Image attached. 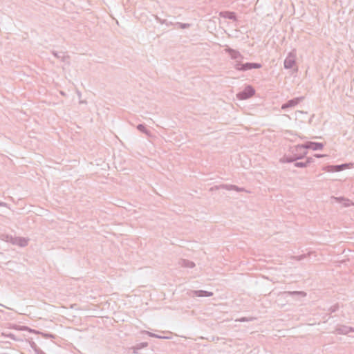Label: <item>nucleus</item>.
<instances>
[{
    "label": "nucleus",
    "mask_w": 354,
    "mask_h": 354,
    "mask_svg": "<svg viewBox=\"0 0 354 354\" xmlns=\"http://www.w3.org/2000/svg\"><path fill=\"white\" fill-rule=\"evenodd\" d=\"M254 319V317H249V318H248V317H241L238 321H239L241 322H244L252 321Z\"/></svg>",
    "instance_id": "nucleus-26"
},
{
    "label": "nucleus",
    "mask_w": 354,
    "mask_h": 354,
    "mask_svg": "<svg viewBox=\"0 0 354 354\" xmlns=\"http://www.w3.org/2000/svg\"><path fill=\"white\" fill-rule=\"evenodd\" d=\"M52 53H53V55L55 57L59 58H59H62V57L59 55V53H58L57 51H54V50H53V51L52 52ZM63 58H64V57H62V59H63Z\"/></svg>",
    "instance_id": "nucleus-28"
},
{
    "label": "nucleus",
    "mask_w": 354,
    "mask_h": 354,
    "mask_svg": "<svg viewBox=\"0 0 354 354\" xmlns=\"http://www.w3.org/2000/svg\"><path fill=\"white\" fill-rule=\"evenodd\" d=\"M327 171L329 172H337L340 171L346 168V165H330L327 167Z\"/></svg>",
    "instance_id": "nucleus-12"
},
{
    "label": "nucleus",
    "mask_w": 354,
    "mask_h": 354,
    "mask_svg": "<svg viewBox=\"0 0 354 354\" xmlns=\"http://www.w3.org/2000/svg\"><path fill=\"white\" fill-rule=\"evenodd\" d=\"M4 203L3 202H0V206H2Z\"/></svg>",
    "instance_id": "nucleus-36"
},
{
    "label": "nucleus",
    "mask_w": 354,
    "mask_h": 354,
    "mask_svg": "<svg viewBox=\"0 0 354 354\" xmlns=\"http://www.w3.org/2000/svg\"><path fill=\"white\" fill-rule=\"evenodd\" d=\"M243 64L241 63V61H238L236 60V62H235V64H234V68L237 71H242V68H243Z\"/></svg>",
    "instance_id": "nucleus-21"
},
{
    "label": "nucleus",
    "mask_w": 354,
    "mask_h": 354,
    "mask_svg": "<svg viewBox=\"0 0 354 354\" xmlns=\"http://www.w3.org/2000/svg\"><path fill=\"white\" fill-rule=\"evenodd\" d=\"M254 93V88L252 86L248 85L242 91H240L236 94V97L239 100H247L252 97Z\"/></svg>",
    "instance_id": "nucleus-3"
},
{
    "label": "nucleus",
    "mask_w": 354,
    "mask_h": 354,
    "mask_svg": "<svg viewBox=\"0 0 354 354\" xmlns=\"http://www.w3.org/2000/svg\"><path fill=\"white\" fill-rule=\"evenodd\" d=\"M339 308V306L338 304H336L333 306H332L329 309H328V311L332 313H335L336 312L337 310H338V309Z\"/></svg>",
    "instance_id": "nucleus-23"
},
{
    "label": "nucleus",
    "mask_w": 354,
    "mask_h": 354,
    "mask_svg": "<svg viewBox=\"0 0 354 354\" xmlns=\"http://www.w3.org/2000/svg\"><path fill=\"white\" fill-rule=\"evenodd\" d=\"M350 332H354V328L345 325H337L334 333L339 335H347Z\"/></svg>",
    "instance_id": "nucleus-7"
},
{
    "label": "nucleus",
    "mask_w": 354,
    "mask_h": 354,
    "mask_svg": "<svg viewBox=\"0 0 354 354\" xmlns=\"http://www.w3.org/2000/svg\"><path fill=\"white\" fill-rule=\"evenodd\" d=\"M1 240L7 243H10L12 245H17L21 248L26 247L28 244L29 239L25 237L13 236L7 234H2L0 235Z\"/></svg>",
    "instance_id": "nucleus-1"
},
{
    "label": "nucleus",
    "mask_w": 354,
    "mask_h": 354,
    "mask_svg": "<svg viewBox=\"0 0 354 354\" xmlns=\"http://www.w3.org/2000/svg\"><path fill=\"white\" fill-rule=\"evenodd\" d=\"M296 64L295 55L290 53L284 60V68L291 69Z\"/></svg>",
    "instance_id": "nucleus-6"
},
{
    "label": "nucleus",
    "mask_w": 354,
    "mask_h": 354,
    "mask_svg": "<svg viewBox=\"0 0 354 354\" xmlns=\"http://www.w3.org/2000/svg\"><path fill=\"white\" fill-rule=\"evenodd\" d=\"M137 129L147 136L151 135V132L145 127V124H139L137 126Z\"/></svg>",
    "instance_id": "nucleus-16"
},
{
    "label": "nucleus",
    "mask_w": 354,
    "mask_h": 354,
    "mask_svg": "<svg viewBox=\"0 0 354 354\" xmlns=\"http://www.w3.org/2000/svg\"><path fill=\"white\" fill-rule=\"evenodd\" d=\"M220 16L223 18H225V19H232L233 21L236 20V16L235 12H230V11L221 12L220 13Z\"/></svg>",
    "instance_id": "nucleus-13"
},
{
    "label": "nucleus",
    "mask_w": 354,
    "mask_h": 354,
    "mask_svg": "<svg viewBox=\"0 0 354 354\" xmlns=\"http://www.w3.org/2000/svg\"><path fill=\"white\" fill-rule=\"evenodd\" d=\"M176 26H177L178 28H181V29L188 28L190 27L189 24H184V23H180V22H177L176 24Z\"/></svg>",
    "instance_id": "nucleus-20"
},
{
    "label": "nucleus",
    "mask_w": 354,
    "mask_h": 354,
    "mask_svg": "<svg viewBox=\"0 0 354 354\" xmlns=\"http://www.w3.org/2000/svg\"><path fill=\"white\" fill-rule=\"evenodd\" d=\"M283 294L296 298L305 297L307 295L306 292L304 291H285Z\"/></svg>",
    "instance_id": "nucleus-11"
},
{
    "label": "nucleus",
    "mask_w": 354,
    "mask_h": 354,
    "mask_svg": "<svg viewBox=\"0 0 354 354\" xmlns=\"http://www.w3.org/2000/svg\"><path fill=\"white\" fill-rule=\"evenodd\" d=\"M6 336L8 337L9 338L12 339H14V340L16 339L14 334L9 333V334L6 335Z\"/></svg>",
    "instance_id": "nucleus-30"
},
{
    "label": "nucleus",
    "mask_w": 354,
    "mask_h": 354,
    "mask_svg": "<svg viewBox=\"0 0 354 354\" xmlns=\"http://www.w3.org/2000/svg\"><path fill=\"white\" fill-rule=\"evenodd\" d=\"M306 254H302V255H300L299 257H297V260H302L304 259V258H306Z\"/></svg>",
    "instance_id": "nucleus-31"
},
{
    "label": "nucleus",
    "mask_w": 354,
    "mask_h": 354,
    "mask_svg": "<svg viewBox=\"0 0 354 354\" xmlns=\"http://www.w3.org/2000/svg\"><path fill=\"white\" fill-rule=\"evenodd\" d=\"M189 295L192 296V297H212L213 295V292L206 291V290H191L190 292L189 293Z\"/></svg>",
    "instance_id": "nucleus-8"
},
{
    "label": "nucleus",
    "mask_w": 354,
    "mask_h": 354,
    "mask_svg": "<svg viewBox=\"0 0 354 354\" xmlns=\"http://www.w3.org/2000/svg\"><path fill=\"white\" fill-rule=\"evenodd\" d=\"M336 201H338V202H342V201H344V207H348L351 205V203H350V201L348 199H346V198H344L343 197H339V198H335Z\"/></svg>",
    "instance_id": "nucleus-19"
},
{
    "label": "nucleus",
    "mask_w": 354,
    "mask_h": 354,
    "mask_svg": "<svg viewBox=\"0 0 354 354\" xmlns=\"http://www.w3.org/2000/svg\"><path fill=\"white\" fill-rule=\"evenodd\" d=\"M304 99V97H298L293 99H291L288 101H287L286 103L283 104L281 106L282 110H286L289 108L295 107L296 105H297L299 103H300Z\"/></svg>",
    "instance_id": "nucleus-4"
},
{
    "label": "nucleus",
    "mask_w": 354,
    "mask_h": 354,
    "mask_svg": "<svg viewBox=\"0 0 354 354\" xmlns=\"http://www.w3.org/2000/svg\"><path fill=\"white\" fill-rule=\"evenodd\" d=\"M262 67V65L259 63H250V70L251 69H258L261 68Z\"/></svg>",
    "instance_id": "nucleus-24"
},
{
    "label": "nucleus",
    "mask_w": 354,
    "mask_h": 354,
    "mask_svg": "<svg viewBox=\"0 0 354 354\" xmlns=\"http://www.w3.org/2000/svg\"><path fill=\"white\" fill-rule=\"evenodd\" d=\"M45 337H52V338H53V337H54V335H52V334H46V335H45Z\"/></svg>",
    "instance_id": "nucleus-35"
},
{
    "label": "nucleus",
    "mask_w": 354,
    "mask_h": 354,
    "mask_svg": "<svg viewBox=\"0 0 354 354\" xmlns=\"http://www.w3.org/2000/svg\"><path fill=\"white\" fill-rule=\"evenodd\" d=\"M182 266L193 268L195 266V263L193 261L183 259L182 260Z\"/></svg>",
    "instance_id": "nucleus-17"
},
{
    "label": "nucleus",
    "mask_w": 354,
    "mask_h": 354,
    "mask_svg": "<svg viewBox=\"0 0 354 354\" xmlns=\"http://www.w3.org/2000/svg\"><path fill=\"white\" fill-rule=\"evenodd\" d=\"M31 348L34 350L36 354H46L39 347H38L35 342L31 344Z\"/></svg>",
    "instance_id": "nucleus-18"
},
{
    "label": "nucleus",
    "mask_w": 354,
    "mask_h": 354,
    "mask_svg": "<svg viewBox=\"0 0 354 354\" xmlns=\"http://www.w3.org/2000/svg\"><path fill=\"white\" fill-rule=\"evenodd\" d=\"M156 19L162 24H166L167 25H168L165 19H161L158 16H156Z\"/></svg>",
    "instance_id": "nucleus-27"
},
{
    "label": "nucleus",
    "mask_w": 354,
    "mask_h": 354,
    "mask_svg": "<svg viewBox=\"0 0 354 354\" xmlns=\"http://www.w3.org/2000/svg\"><path fill=\"white\" fill-rule=\"evenodd\" d=\"M242 66H243L242 71H246L250 70V62L245 63V64H243V65Z\"/></svg>",
    "instance_id": "nucleus-25"
},
{
    "label": "nucleus",
    "mask_w": 354,
    "mask_h": 354,
    "mask_svg": "<svg viewBox=\"0 0 354 354\" xmlns=\"http://www.w3.org/2000/svg\"><path fill=\"white\" fill-rule=\"evenodd\" d=\"M225 51L230 55V57L232 59L236 60V59H243V56L240 53L239 51H238L236 50H234L233 48H231L230 47H227L225 49Z\"/></svg>",
    "instance_id": "nucleus-9"
},
{
    "label": "nucleus",
    "mask_w": 354,
    "mask_h": 354,
    "mask_svg": "<svg viewBox=\"0 0 354 354\" xmlns=\"http://www.w3.org/2000/svg\"><path fill=\"white\" fill-rule=\"evenodd\" d=\"M220 188L225 189H227V190H234V191L238 192H246V190L243 187H238L236 185H226V184H223V185H221L220 186H214L213 187H211L210 190L212 191L214 189H218Z\"/></svg>",
    "instance_id": "nucleus-5"
},
{
    "label": "nucleus",
    "mask_w": 354,
    "mask_h": 354,
    "mask_svg": "<svg viewBox=\"0 0 354 354\" xmlns=\"http://www.w3.org/2000/svg\"><path fill=\"white\" fill-rule=\"evenodd\" d=\"M147 346H148V343L147 342H142V343L136 344L135 346V348L140 350L141 348L147 347Z\"/></svg>",
    "instance_id": "nucleus-22"
},
{
    "label": "nucleus",
    "mask_w": 354,
    "mask_h": 354,
    "mask_svg": "<svg viewBox=\"0 0 354 354\" xmlns=\"http://www.w3.org/2000/svg\"><path fill=\"white\" fill-rule=\"evenodd\" d=\"M132 349H133V353H138V349H136L135 348V346L132 347Z\"/></svg>",
    "instance_id": "nucleus-34"
},
{
    "label": "nucleus",
    "mask_w": 354,
    "mask_h": 354,
    "mask_svg": "<svg viewBox=\"0 0 354 354\" xmlns=\"http://www.w3.org/2000/svg\"><path fill=\"white\" fill-rule=\"evenodd\" d=\"M326 155H323V154H315L314 156L316 158H321V157H324Z\"/></svg>",
    "instance_id": "nucleus-33"
},
{
    "label": "nucleus",
    "mask_w": 354,
    "mask_h": 354,
    "mask_svg": "<svg viewBox=\"0 0 354 354\" xmlns=\"http://www.w3.org/2000/svg\"><path fill=\"white\" fill-rule=\"evenodd\" d=\"M307 149H310L313 150H321L324 147L323 143L308 141L305 143Z\"/></svg>",
    "instance_id": "nucleus-10"
},
{
    "label": "nucleus",
    "mask_w": 354,
    "mask_h": 354,
    "mask_svg": "<svg viewBox=\"0 0 354 354\" xmlns=\"http://www.w3.org/2000/svg\"><path fill=\"white\" fill-rule=\"evenodd\" d=\"M313 161V158L312 157H308L305 162H296L295 163V166L297 167H306L310 163Z\"/></svg>",
    "instance_id": "nucleus-14"
},
{
    "label": "nucleus",
    "mask_w": 354,
    "mask_h": 354,
    "mask_svg": "<svg viewBox=\"0 0 354 354\" xmlns=\"http://www.w3.org/2000/svg\"><path fill=\"white\" fill-rule=\"evenodd\" d=\"M156 338H158V339H168L169 337H168L161 336V335H158V337H156Z\"/></svg>",
    "instance_id": "nucleus-32"
},
{
    "label": "nucleus",
    "mask_w": 354,
    "mask_h": 354,
    "mask_svg": "<svg viewBox=\"0 0 354 354\" xmlns=\"http://www.w3.org/2000/svg\"><path fill=\"white\" fill-rule=\"evenodd\" d=\"M290 152L297 160L302 159L307 153L306 145H298L290 149Z\"/></svg>",
    "instance_id": "nucleus-2"
},
{
    "label": "nucleus",
    "mask_w": 354,
    "mask_h": 354,
    "mask_svg": "<svg viewBox=\"0 0 354 354\" xmlns=\"http://www.w3.org/2000/svg\"><path fill=\"white\" fill-rule=\"evenodd\" d=\"M297 160L296 159L295 157H294V156H292V154L291 156H283L281 160L280 161L281 162H287V163H290V162H295L297 161Z\"/></svg>",
    "instance_id": "nucleus-15"
},
{
    "label": "nucleus",
    "mask_w": 354,
    "mask_h": 354,
    "mask_svg": "<svg viewBox=\"0 0 354 354\" xmlns=\"http://www.w3.org/2000/svg\"><path fill=\"white\" fill-rule=\"evenodd\" d=\"M146 333H147V334L149 336H150V337H158V335H157V334H155V333H151V332H149V331H147Z\"/></svg>",
    "instance_id": "nucleus-29"
},
{
    "label": "nucleus",
    "mask_w": 354,
    "mask_h": 354,
    "mask_svg": "<svg viewBox=\"0 0 354 354\" xmlns=\"http://www.w3.org/2000/svg\"><path fill=\"white\" fill-rule=\"evenodd\" d=\"M0 306H2L1 304H0Z\"/></svg>",
    "instance_id": "nucleus-37"
}]
</instances>
